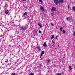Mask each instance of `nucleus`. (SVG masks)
Listing matches in <instances>:
<instances>
[{"instance_id":"1","label":"nucleus","mask_w":75,"mask_h":75,"mask_svg":"<svg viewBox=\"0 0 75 75\" xmlns=\"http://www.w3.org/2000/svg\"><path fill=\"white\" fill-rule=\"evenodd\" d=\"M27 26L26 25H22L21 26V31L22 32L23 30H24L27 28Z\"/></svg>"},{"instance_id":"2","label":"nucleus","mask_w":75,"mask_h":75,"mask_svg":"<svg viewBox=\"0 0 75 75\" xmlns=\"http://www.w3.org/2000/svg\"><path fill=\"white\" fill-rule=\"evenodd\" d=\"M52 11H56V8L54 7H52L51 9Z\"/></svg>"},{"instance_id":"3","label":"nucleus","mask_w":75,"mask_h":75,"mask_svg":"<svg viewBox=\"0 0 75 75\" xmlns=\"http://www.w3.org/2000/svg\"><path fill=\"white\" fill-rule=\"evenodd\" d=\"M54 1L55 4H56V5H58L59 4V1L58 0H54Z\"/></svg>"},{"instance_id":"4","label":"nucleus","mask_w":75,"mask_h":75,"mask_svg":"<svg viewBox=\"0 0 75 75\" xmlns=\"http://www.w3.org/2000/svg\"><path fill=\"white\" fill-rule=\"evenodd\" d=\"M37 49L39 52H40V51H41V48H40V46H38Z\"/></svg>"},{"instance_id":"5","label":"nucleus","mask_w":75,"mask_h":75,"mask_svg":"<svg viewBox=\"0 0 75 75\" xmlns=\"http://www.w3.org/2000/svg\"><path fill=\"white\" fill-rule=\"evenodd\" d=\"M40 9L42 11H45L44 8V7L42 6H40Z\"/></svg>"},{"instance_id":"6","label":"nucleus","mask_w":75,"mask_h":75,"mask_svg":"<svg viewBox=\"0 0 75 75\" xmlns=\"http://www.w3.org/2000/svg\"><path fill=\"white\" fill-rule=\"evenodd\" d=\"M45 52L44 51H42V52H41V54L40 55V58H41L42 56V55L44 54Z\"/></svg>"},{"instance_id":"7","label":"nucleus","mask_w":75,"mask_h":75,"mask_svg":"<svg viewBox=\"0 0 75 75\" xmlns=\"http://www.w3.org/2000/svg\"><path fill=\"white\" fill-rule=\"evenodd\" d=\"M50 37V38L51 39H53V38H55V36L54 35H52Z\"/></svg>"},{"instance_id":"8","label":"nucleus","mask_w":75,"mask_h":75,"mask_svg":"<svg viewBox=\"0 0 75 75\" xmlns=\"http://www.w3.org/2000/svg\"><path fill=\"white\" fill-rule=\"evenodd\" d=\"M43 46L44 47H47V45H46V43L44 42V43Z\"/></svg>"},{"instance_id":"9","label":"nucleus","mask_w":75,"mask_h":75,"mask_svg":"<svg viewBox=\"0 0 75 75\" xmlns=\"http://www.w3.org/2000/svg\"><path fill=\"white\" fill-rule=\"evenodd\" d=\"M27 15V12H25L24 13V14L22 16V17H24V16Z\"/></svg>"},{"instance_id":"10","label":"nucleus","mask_w":75,"mask_h":75,"mask_svg":"<svg viewBox=\"0 0 75 75\" xmlns=\"http://www.w3.org/2000/svg\"><path fill=\"white\" fill-rule=\"evenodd\" d=\"M5 13L7 15V14H8V10L6 11H5Z\"/></svg>"},{"instance_id":"11","label":"nucleus","mask_w":75,"mask_h":75,"mask_svg":"<svg viewBox=\"0 0 75 75\" xmlns=\"http://www.w3.org/2000/svg\"><path fill=\"white\" fill-rule=\"evenodd\" d=\"M38 25H39V27H40V28L42 27V24H41L40 23H38Z\"/></svg>"},{"instance_id":"12","label":"nucleus","mask_w":75,"mask_h":75,"mask_svg":"<svg viewBox=\"0 0 75 75\" xmlns=\"http://www.w3.org/2000/svg\"><path fill=\"white\" fill-rule=\"evenodd\" d=\"M59 2L60 3H64V1H63V0H59Z\"/></svg>"},{"instance_id":"13","label":"nucleus","mask_w":75,"mask_h":75,"mask_svg":"<svg viewBox=\"0 0 75 75\" xmlns=\"http://www.w3.org/2000/svg\"><path fill=\"white\" fill-rule=\"evenodd\" d=\"M63 34H65V30H62Z\"/></svg>"},{"instance_id":"14","label":"nucleus","mask_w":75,"mask_h":75,"mask_svg":"<svg viewBox=\"0 0 75 75\" xmlns=\"http://www.w3.org/2000/svg\"><path fill=\"white\" fill-rule=\"evenodd\" d=\"M62 29H63V27H61L60 28V30L61 31H62Z\"/></svg>"},{"instance_id":"15","label":"nucleus","mask_w":75,"mask_h":75,"mask_svg":"<svg viewBox=\"0 0 75 75\" xmlns=\"http://www.w3.org/2000/svg\"><path fill=\"white\" fill-rule=\"evenodd\" d=\"M73 36H75V31H74L73 33Z\"/></svg>"},{"instance_id":"16","label":"nucleus","mask_w":75,"mask_h":75,"mask_svg":"<svg viewBox=\"0 0 75 75\" xmlns=\"http://www.w3.org/2000/svg\"><path fill=\"white\" fill-rule=\"evenodd\" d=\"M73 11H75V6H74L73 8L72 9Z\"/></svg>"},{"instance_id":"17","label":"nucleus","mask_w":75,"mask_h":75,"mask_svg":"<svg viewBox=\"0 0 75 75\" xmlns=\"http://www.w3.org/2000/svg\"><path fill=\"white\" fill-rule=\"evenodd\" d=\"M56 75H62L61 73H58L56 74Z\"/></svg>"},{"instance_id":"18","label":"nucleus","mask_w":75,"mask_h":75,"mask_svg":"<svg viewBox=\"0 0 75 75\" xmlns=\"http://www.w3.org/2000/svg\"><path fill=\"white\" fill-rule=\"evenodd\" d=\"M41 65H42V64L41 63H40V64H39V67H41Z\"/></svg>"},{"instance_id":"19","label":"nucleus","mask_w":75,"mask_h":75,"mask_svg":"<svg viewBox=\"0 0 75 75\" xmlns=\"http://www.w3.org/2000/svg\"><path fill=\"white\" fill-rule=\"evenodd\" d=\"M29 75H34V73H31Z\"/></svg>"},{"instance_id":"20","label":"nucleus","mask_w":75,"mask_h":75,"mask_svg":"<svg viewBox=\"0 0 75 75\" xmlns=\"http://www.w3.org/2000/svg\"><path fill=\"white\" fill-rule=\"evenodd\" d=\"M52 43H53L54 44L55 42V41H54V40H52Z\"/></svg>"},{"instance_id":"21","label":"nucleus","mask_w":75,"mask_h":75,"mask_svg":"<svg viewBox=\"0 0 75 75\" xmlns=\"http://www.w3.org/2000/svg\"><path fill=\"white\" fill-rule=\"evenodd\" d=\"M69 69L70 70H72V68H71V66H70L69 67Z\"/></svg>"},{"instance_id":"22","label":"nucleus","mask_w":75,"mask_h":75,"mask_svg":"<svg viewBox=\"0 0 75 75\" xmlns=\"http://www.w3.org/2000/svg\"><path fill=\"white\" fill-rule=\"evenodd\" d=\"M39 1L40 2V3H42V0H39Z\"/></svg>"},{"instance_id":"23","label":"nucleus","mask_w":75,"mask_h":75,"mask_svg":"<svg viewBox=\"0 0 75 75\" xmlns=\"http://www.w3.org/2000/svg\"><path fill=\"white\" fill-rule=\"evenodd\" d=\"M47 62L48 63H49L50 62V59H48L47 60Z\"/></svg>"},{"instance_id":"24","label":"nucleus","mask_w":75,"mask_h":75,"mask_svg":"<svg viewBox=\"0 0 75 75\" xmlns=\"http://www.w3.org/2000/svg\"><path fill=\"white\" fill-rule=\"evenodd\" d=\"M39 33H40V34H41V31L40 30H39Z\"/></svg>"},{"instance_id":"25","label":"nucleus","mask_w":75,"mask_h":75,"mask_svg":"<svg viewBox=\"0 0 75 75\" xmlns=\"http://www.w3.org/2000/svg\"><path fill=\"white\" fill-rule=\"evenodd\" d=\"M12 75H16V74L14 73H13L12 74Z\"/></svg>"},{"instance_id":"26","label":"nucleus","mask_w":75,"mask_h":75,"mask_svg":"<svg viewBox=\"0 0 75 75\" xmlns=\"http://www.w3.org/2000/svg\"><path fill=\"white\" fill-rule=\"evenodd\" d=\"M51 25H52V26H54V24L52 23H51Z\"/></svg>"},{"instance_id":"27","label":"nucleus","mask_w":75,"mask_h":75,"mask_svg":"<svg viewBox=\"0 0 75 75\" xmlns=\"http://www.w3.org/2000/svg\"><path fill=\"white\" fill-rule=\"evenodd\" d=\"M67 21H68V20H69V18H67Z\"/></svg>"},{"instance_id":"28","label":"nucleus","mask_w":75,"mask_h":75,"mask_svg":"<svg viewBox=\"0 0 75 75\" xmlns=\"http://www.w3.org/2000/svg\"><path fill=\"white\" fill-rule=\"evenodd\" d=\"M62 62L63 64H64V60H62Z\"/></svg>"},{"instance_id":"29","label":"nucleus","mask_w":75,"mask_h":75,"mask_svg":"<svg viewBox=\"0 0 75 75\" xmlns=\"http://www.w3.org/2000/svg\"><path fill=\"white\" fill-rule=\"evenodd\" d=\"M68 8L69 9V5H68Z\"/></svg>"},{"instance_id":"30","label":"nucleus","mask_w":75,"mask_h":75,"mask_svg":"<svg viewBox=\"0 0 75 75\" xmlns=\"http://www.w3.org/2000/svg\"><path fill=\"white\" fill-rule=\"evenodd\" d=\"M50 14H51L52 15V16H53V14L52 13H51Z\"/></svg>"},{"instance_id":"31","label":"nucleus","mask_w":75,"mask_h":75,"mask_svg":"<svg viewBox=\"0 0 75 75\" xmlns=\"http://www.w3.org/2000/svg\"><path fill=\"white\" fill-rule=\"evenodd\" d=\"M8 60H6L5 61V62H8Z\"/></svg>"},{"instance_id":"32","label":"nucleus","mask_w":75,"mask_h":75,"mask_svg":"<svg viewBox=\"0 0 75 75\" xmlns=\"http://www.w3.org/2000/svg\"><path fill=\"white\" fill-rule=\"evenodd\" d=\"M22 0V1H27V0Z\"/></svg>"},{"instance_id":"33","label":"nucleus","mask_w":75,"mask_h":75,"mask_svg":"<svg viewBox=\"0 0 75 75\" xmlns=\"http://www.w3.org/2000/svg\"><path fill=\"white\" fill-rule=\"evenodd\" d=\"M55 38L56 39H57V36H56V37H55Z\"/></svg>"},{"instance_id":"34","label":"nucleus","mask_w":75,"mask_h":75,"mask_svg":"<svg viewBox=\"0 0 75 75\" xmlns=\"http://www.w3.org/2000/svg\"><path fill=\"white\" fill-rule=\"evenodd\" d=\"M58 47H59V45H58Z\"/></svg>"},{"instance_id":"35","label":"nucleus","mask_w":75,"mask_h":75,"mask_svg":"<svg viewBox=\"0 0 75 75\" xmlns=\"http://www.w3.org/2000/svg\"><path fill=\"white\" fill-rule=\"evenodd\" d=\"M55 49L56 50L57 49V48H55Z\"/></svg>"},{"instance_id":"36","label":"nucleus","mask_w":75,"mask_h":75,"mask_svg":"<svg viewBox=\"0 0 75 75\" xmlns=\"http://www.w3.org/2000/svg\"><path fill=\"white\" fill-rule=\"evenodd\" d=\"M1 63H2V62H1Z\"/></svg>"}]
</instances>
